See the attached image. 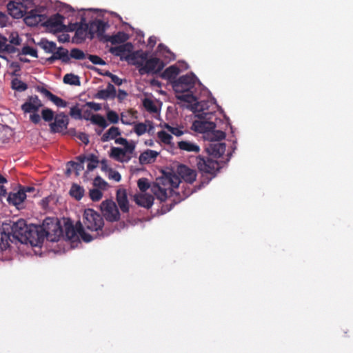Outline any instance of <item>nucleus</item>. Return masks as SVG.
I'll return each instance as SVG.
<instances>
[{
    "instance_id": "1",
    "label": "nucleus",
    "mask_w": 353,
    "mask_h": 353,
    "mask_svg": "<svg viewBox=\"0 0 353 353\" xmlns=\"http://www.w3.org/2000/svg\"><path fill=\"white\" fill-rule=\"evenodd\" d=\"M205 183L201 182L199 185L195 188L190 187L192 184L183 183L179 177L175 174H169L163 177L157 178L152 184L151 191L160 201H165L174 192V188L181 189L177 192L180 195V199L183 200L190 196L196 190H200L204 186Z\"/></svg>"
},
{
    "instance_id": "2",
    "label": "nucleus",
    "mask_w": 353,
    "mask_h": 353,
    "mask_svg": "<svg viewBox=\"0 0 353 353\" xmlns=\"http://www.w3.org/2000/svg\"><path fill=\"white\" fill-rule=\"evenodd\" d=\"M132 63L139 68L140 74H158L165 66L160 59L152 57L148 59V53L143 51H136L131 55Z\"/></svg>"
},
{
    "instance_id": "3",
    "label": "nucleus",
    "mask_w": 353,
    "mask_h": 353,
    "mask_svg": "<svg viewBox=\"0 0 353 353\" xmlns=\"http://www.w3.org/2000/svg\"><path fill=\"white\" fill-rule=\"evenodd\" d=\"M104 221L101 214L92 209H86L83 214V228L84 230L94 232V238L104 237L108 235V233L103 230Z\"/></svg>"
},
{
    "instance_id": "4",
    "label": "nucleus",
    "mask_w": 353,
    "mask_h": 353,
    "mask_svg": "<svg viewBox=\"0 0 353 353\" xmlns=\"http://www.w3.org/2000/svg\"><path fill=\"white\" fill-rule=\"evenodd\" d=\"M196 77L195 75L185 74L179 77L173 82L172 86L176 93L190 92L194 88Z\"/></svg>"
},
{
    "instance_id": "5",
    "label": "nucleus",
    "mask_w": 353,
    "mask_h": 353,
    "mask_svg": "<svg viewBox=\"0 0 353 353\" xmlns=\"http://www.w3.org/2000/svg\"><path fill=\"white\" fill-rule=\"evenodd\" d=\"M212 115L210 112H201L197 114L200 120H195L192 123V128L200 133L211 132L216 128V124L212 121H208Z\"/></svg>"
},
{
    "instance_id": "6",
    "label": "nucleus",
    "mask_w": 353,
    "mask_h": 353,
    "mask_svg": "<svg viewBox=\"0 0 353 353\" xmlns=\"http://www.w3.org/2000/svg\"><path fill=\"white\" fill-rule=\"evenodd\" d=\"M29 228L30 225H28L24 220L20 219L12 225L11 234L9 237H12L21 243H26L28 239L26 236Z\"/></svg>"
},
{
    "instance_id": "7",
    "label": "nucleus",
    "mask_w": 353,
    "mask_h": 353,
    "mask_svg": "<svg viewBox=\"0 0 353 353\" xmlns=\"http://www.w3.org/2000/svg\"><path fill=\"white\" fill-rule=\"evenodd\" d=\"M101 210L105 219L110 222L117 221L120 213L116 203L112 200L103 201L100 205Z\"/></svg>"
},
{
    "instance_id": "8",
    "label": "nucleus",
    "mask_w": 353,
    "mask_h": 353,
    "mask_svg": "<svg viewBox=\"0 0 353 353\" xmlns=\"http://www.w3.org/2000/svg\"><path fill=\"white\" fill-rule=\"evenodd\" d=\"M196 161L199 170L203 173L214 176L219 170L218 162L208 157L205 159L199 156L196 157Z\"/></svg>"
},
{
    "instance_id": "9",
    "label": "nucleus",
    "mask_w": 353,
    "mask_h": 353,
    "mask_svg": "<svg viewBox=\"0 0 353 353\" xmlns=\"http://www.w3.org/2000/svg\"><path fill=\"white\" fill-rule=\"evenodd\" d=\"M79 234L85 242H90L93 237L85 232L81 222H78L75 226L70 225L65 228V235L69 239H74Z\"/></svg>"
},
{
    "instance_id": "10",
    "label": "nucleus",
    "mask_w": 353,
    "mask_h": 353,
    "mask_svg": "<svg viewBox=\"0 0 353 353\" xmlns=\"http://www.w3.org/2000/svg\"><path fill=\"white\" fill-rule=\"evenodd\" d=\"M27 243L26 244H30L32 246H37L43 243L45 237H46V232L43 230H40L38 225H30V228L27 234Z\"/></svg>"
},
{
    "instance_id": "11",
    "label": "nucleus",
    "mask_w": 353,
    "mask_h": 353,
    "mask_svg": "<svg viewBox=\"0 0 353 353\" xmlns=\"http://www.w3.org/2000/svg\"><path fill=\"white\" fill-rule=\"evenodd\" d=\"M54 120V121L53 122H51L49 124L51 132H61L67 129L69 123V119L64 112L57 114Z\"/></svg>"
},
{
    "instance_id": "12",
    "label": "nucleus",
    "mask_w": 353,
    "mask_h": 353,
    "mask_svg": "<svg viewBox=\"0 0 353 353\" xmlns=\"http://www.w3.org/2000/svg\"><path fill=\"white\" fill-rule=\"evenodd\" d=\"M63 19L64 17L57 13L48 18L43 24L50 31L62 32L66 29V26L63 24Z\"/></svg>"
},
{
    "instance_id": "13",
    "label": "nucleus",
    "mask_w": 353,
    "mask_h": 353,
    "mask_svg": "<svg viewBox=\"0 0 353 353\" xmlns=\"http://www.w3.org/2000/svg\"><path fill=\"white\" fill-rule=\"evenodd\" d=\"M177 174L179 179H182L183 183L192 184L196 178V172L187 165H179L177 168Z\"/></svg>"
},
{
    "instance_id": "14",
    "label": "nucleus",
    "mask_w": 353,
    "mask_h": 353,
    "mask_svg": "<svg viewBox=\"0 0 353 353\" xmlns=\"http://www.w3.org/2000/svg\"><path fill=\"white\" fill-rule=\"evenodd\" d=\"M88 24L90 39L94 37V34H97L98 37H102L106 28L109 26L108 23H105L101 19H96Z\"/></svg>"
},
{
    "instance_id": "15",
    "label": "nucleus",
    "mask_w": 353,
    "mask_h": 353,
    "mask_svg": "<svg viewBox=\"0 0 353 353\" xmlns=\"http://www.w3.org/2000/svg\"><path fill=\"white\" fill-rule=\"evenodd\" d=\"M41 101L37 95H32L28 97L26 101L22 104L21 110L24 113L37 112L43 106Z\"/></svg>"
},
{
    "instance_id": "16",
    "label": "nucleus",
    "mask_w": 353,
    "mask_h": 353,
    "mask_svg": "<svg viewBox=\"0 0 353 353\" xmlns=\"http://www.w3.org/2000/svg\"><path fill=\"white\" fill-rule=\"evenodd\" d=\"M37 90L43 94L58 107L65 108L68 105V103L65 101L54 95L44 87L37 86Z\"/></svg>"
},
{
    "instance_id": "17",
    "label": "nucleus",
    "mask_w": 353,
    "mask_h": 353,
    "mask_svg": "<svg viewBox=\"0 0 353 353\" xmlns=\"http://www.w3.org/2000/svg\"><path fill=\"white\" fill-rule=\"evenodd\" d=\"M23 5L21 2L10 1L7 5L8 13L14 19H20L23 17Z\"/></svg>"
},
{
    "instance_id": "18",
    "label": "nucleus",
    "mask_w": 353,
    "mask_h": 353,
    "mask_svg": "<svg viewBox=\"0 0 353 353\" xmlns=\"http://www.w3.org/2000/svg\"><path fill=\"white\" fill-rule=\"evenodd\" d=\"M44 16L39 14L35 10H30L24 18V22L28 26L34 27L43 21Z\"/></svg>"
},
{
    "instance_id": "19",
    "label": "nucleus",
    "mask_w": 353,
    "mask_h": 353,
    "mask_svg": "<svg viewBox=\"0 0 353 353\" xmlns=\"http://www.w3.org/2000/svg\"><path fill=\"white\" fill-rule=\"evenodd\" d=\"M117 95L115 87L110 83L107 85V88L103 90H99L95 94L94 98L98 99L107 100L108 99H114Z\"/></svg>"
},
{
    "instance_id": "20",
    "label": "nucleus",
    "mask_w": 353,
    "mask_h": 353,
    "mask_svg": "<svg viewBox=\"0 0 353 353\" xmlns=\"http://www.w3.org/2000/svg\"><path fill=\"white\" fill-rule=\"evenodd\" d=\"M89 34V27L88 23H81L75 31L74 36L72 38L73 42L81 43L86 39Z\"/></svg>"
},
{
    "instance_id": "21",
    "label": "nucleus",
    "mask_w": 353,
    "mask_h": 353,
    "mask_svg": "<svg viewBox=\"0 0 353 353\" xmlns=\"http://www.w3.org/2000/svg\"><path fill=\"white\" fill-rule=\"evenodd\" d=\"M134 201L138 205L149 209L153 205L154 196L147 194H136Z\"/></svg>"
},
{
    "instance_id": "22",
    "label": "nucleus",
    "mask_w": 353,
    "mask_h": 353,
    "mask_svg": "<svg viewBox=\"0 0 353 353\" xmlns=\"http://www.w3.org/2000/svg\"><path fill=\"white\" fill-rule=\"evenodd\" d=\"M226 150V144L224 143H212L208 148L209 154L215 158L222 157Z\"/></svg>"
},
{
    "instance_id": "23",
    "label": "nucleus",
    "mask_w": 353,
    "mask_h": 353,
    "mask_svg": "<svg viewBox=\"0 0 353 353\" xmlns=\"http://www.w3.org/2000/svg\"><path fill=\"white\" fill-rule=\"evenodd\" d=\"M117 201L121 210L125 213L129 211V204L127 192L125 189H119L117 191Z\"/></svg>"
},
{
    "instance_id": "24",
    "label": "nucleus",
    "mask_w": 353,
    "mask_h": 353,
    "mask_svg": "<svg viewBox=\"0 0 353 353\" xmlns=\"http://www.w3.org/2000/svg\"><path fill=\"white\" fill-rule=\"evenodd\" d=\"M132 48L133 46L131 43H125L119 46L111 47L109 51L113 55L120 57L121 58L122 57L126 55L128 53L131 52Z\"/></svg>"
},
{
    "instance_id": "25",
    "label": "nucleus",
    "mask_w": 353,
    "mask_h": 353,
    "mask_svg": "<svg viewBox=\"0 0 353 353\" xmlns=\"http://www.w3.org/2000/svg\"><path fill=\"white\" fill-rule=\"evenodd\" d=\"M26 198V194L21 190L17 192H10L8 196V201L10 204L17 206L21 204Z\"/></svg>"
},
{
    "instance_id": "26",
    "label": "nucleus",
    "mask_w": 353,
    "mask_h": 353,
    "mask_svg": "<svg viewBox=\"0 0 353 353\" xmlns=\"http://www.w3.org/2000/svg\"><path fill=\"white\" fill-rule=\"evenodd\" d=\"M40 230H43L46 232V236L50 234L51 232L56 230L57 228V221L53 218L47 217L46 218L41 225H38Z\"/></svg>"
},
{
    "instance_id": "27",
    "label": "nucleus",
    "mask_w": 353,
    "mask_h": 353,
    "mask_svg": "<svg viewBox=\"0 0 353 353\" xmlns=\"http://www.w3.org/2000/svg\"><path fill=\"white\" fill-rule=\"evenodd\" d=\"M159 152L152 150H147L142 152L139 156V162L141 164H148L154 162Z\"/></svg>"
},
{
    "instance_id": "28",
    "label": "nucleus",
    "mask_w": 353,
    "mask_h": 353,
    "mask_svg": "<svg viewBox=\"0 0 353 353\" xmlns=\"http://www.w3.org/2000/svg\"><path fill=\"white\" fill-rule=\"evenodd\" d=\"M110 156L120 162H128L131 159L130 156L125 154L122 148L117 147H112L111 148Z\"/></svg>"
},
{
    "instance_id": "29",
    "label": "nucleus",
    "mask_w": 353,
    "mask_h": 353,
    "mask_svg": "<svg viewBox=\"0 0 353 353\" xmlns=\"http://www.w3.org/2000/svg\"><path fill=\"white\" fill-rule=\"evenodd\" d=\"M121 134V130L118 127L112 126L102 135L101 140L102 142H107L110 140L115 139Z\"/></svg>"
},
{
    "instance_id": "30",
    "label": "nucleus",
    "mask_w": 353,
    "mask_h": 353,
    "mask_svg": "<svg viewBox=\"0 0 353 353\" xmlns=\"http://www.w3.org/2000/svg\"><path fill=\"white\" fill-rule=\"evenodd\" d=\"M178 148L181 150L194 152L195 153H199L200 151V148L198 145L188 141H179Z\"/></svg>"
},
{
    "instance_id": "31",
    "label": "nucleus",
    "mask_w": 353,
    "mask_h": 353,
    "mask_svg": "<svg viewBox=\"0 0 353 353\" xmlns=\"http://www.w3.org/2000/svg\"><path fill=\"white\" fill-rule=\"evenodd\" d=\"M180 70L176 65H170L161 74V77L165 79H172L176 77Z\"/></svg>"
},
{
    "instance_id": "32",
    "label": "nucleus",
    "mask_w": 353,
    "mask_h": 353,
    "mask_svg": "<svg viewBox=\"0 0 353 353\" xmlns=\"http://www.w3.org/2000/svg\"><path fill=\"white\" fill-rule=\"evenodd\" d=\"M84 192L85 190L83 188L77 183H73L70 190V196L77 201L83 198Z\"/></svg>"
},
{
    "instance_id": "33",
    "label": "nucleus",
    "mask_w": 353,
    "mask_h": 353,
    "mask_svg": "<svg viewBox=\"0 0 353 353\" xmlns=\"http://www.w3.org/2000/svg\"><path fill=\"white\" fill-rule=\"evenodd\" d=\"M128 39V36L123 32H119L117 34L106 38V41H110L112 44L121 43Z\"/></svg>"
},
{
    "instance_id": "34",
    "label": "nucleus",
    "mask_w": 353,
    "mask_h": 353,
    "mask_svg": "<svg viewBox=\"0 0 353 353\" xmlns=\"http://www.w3.org/2000/svg\"><path fill=\"white\" fill-rule=\"evenodd\" d=\"M54 58L60 59L63 63H68L70 61L68 50L63 47L57 48V50L55 52L54 51Z\"/></svg>"
},
{
    "instance_id": "35",
    "label": "nucleus",
    "mask_w": 353,
    "mask_h": 353,
    "mask_svg": "<svg viewBox=\"0 0 353 353\" xmlns=\"http://www.w3.org/2000/svg\"><path fill=\"white\" fill-rule=\"evenodd\" d=\"M176 97L178 100L188 103H192L196 101V97L193 94L192 90L183 93H176Z\"/></svg>"
},
{
    "instance_id": "36",
    "label": "nucleus",
    "mask_w": 353,
    "mask_h": 353,
    "mask_svg": "<svg viewBox=\"0 0 353 353\" xmlns=\"http://www.w3.org/2000/svg\"><path fill=\"white\" fill-rule=\"evenodd\" d=\"M63 83L65 84H69L72 85H80L81 81L79 79V77L77 75H75L74 74L70 73L66 74L63 77Z\"/></svg>"
},
{
    "instance_id": "37",
    "label": "nucleus",
    "mask_w": 353,
    "mask_h": 353,
    "mask_svg": "<svg viewBox=\"0 0 353 353\" xmlns=\"http://www.w3.org/2000/svg\"><path fill=\"white\" fill-rule=\"evenodd\" d=\"M11 88L18 92H23L28 89V85L18 78H14L11 81Z\"/></svg>"
},
{
    "instance_id": "38",
    "label": "nucleus",
    "mask_w": 353,
    "mask_h": 353,
    "mask_svg": "<svg viewBox=\"0 0 353 353\" xmlns=\"http://www.w3.org/2000/svg\"><path fill=\"white\" fill-rule=\"evenodd\" d=\"M91 121L92 123L96 124L102 128H105L108 123L105 119L101 114H95L91 117Z\"/></svg>"
},
{
    "instance_id": "39",
    "label": "nucleus",
    "mask_w": 353,
    "mask_h": 353,
    "mask_svg": "<svg viewBox=\"0 0 353 353\" xmlns=\"http://www.w3.org/2000/svg\"><path fill=\"white\" fill-rule=\"evenodd\" d=\"M143 105L144 108L150 113L157 112V108L154 101L148 98H145L143 101Z\"/></svg>"
},
{
    "instance_id": "40",
    "label": "nucleus",
    "mask_w": 353,
    "mask_h": 353,
    "mask_svg": "<svg viewBox=\"0 0 353 353\" xmlns=\"http://www.w3.org/2000/svg\"><path fill=\"white\" fill-rule=\"evenodd\" d=\"M87 161H89L87 165V169L88 171H92L98 166V164L99 163L98 157L94 154H90V155H88Z\"/></svg>"
},
{
    "instance_id": "41",
    "label": "nucleus",
    "mask_w": 353,
    "mask_h": 353,
    "mask_svg": "<svg viewBox=\"0 0 353 353\" xmlns=\"http://www.w3.org/2000/svg\"><path fill=\"white\" fill-rule=\"evenodd\" d=\"M68 165L69 168L67 169V174L71 172V170H74L76 171V174L79 175V172L82 171L84 169L83 165H81V163H77L74 161H69L68 163Z\"/></svg>"
},
{
    "instance_id": "42",
    "label": "nucleus",
    "mask_w": 353,
    "mask_h": 353,
    "mask_svg": "<svg viewBox=\"0 0 353 353\" xmlns=\"http://www.w3.org/2000/svg\"><path fill=\"white\" fill-rule=\"evenodd\" d=\"M41 117L46 122H52V120L54 119V112L50 108H44L41 111Z\"/></svg>"
},
{
    "instance_id": "43",
    "label": "nucleus",
    "mask_w": 353,
    "mask_h": 353,
    "mask_svg": "<svg viewBox=\"0 0 353 353\" xmlns=\"http://www.w3.org/2000/svg\"><path fill=\"white\" fill-rule=\"evenodd\" d=\"M157 137L159 140L165 144H170L172 137L169 133L166 132L164 130H161L158 132Z\"/></svg>"
},
{
    "instance_id": "44",
    "label": "nucleus",
    "mask_w": 353,
    "mask_h": 353,
    "mask_svg": "<svg viewBox=\"0 0 353 353\" xmlns=\"http://www.w3.org/2000/svg\"><path fill=\"white\" fill-rule=\"evenodd\" d=\"M21 53L24 55H30L34 58L38 57L37 50L29 46H23L21 49Z\"/></svg>"
},
{
    "instance_id": "45",
    "label": "nucleus",
    "mask_w": 353,
    "mask_h": 353,
    "mask_svg": "<svg viewBox=\"0 0 353 353\" xmlns=\"http://www.w3.org/2000/svg\"><path fill=\"white\" fill-rule=\"evenodd\" d=\"M70 57L77 60H83L85 58V54L81 50L73 48L70 51Z\"/></svg>"
},
{
    "instance_id": "46",
    "label": "nucleus",
    "mask_w": 353,
    "mask_h": 353,
    "mask_svg": "<svg viewBox=\"0 0 353 353\" xmlns=\"http://www.w3.org/2000/svg\"><path fill=\"white\" fill-rule=\"evenodd\" d=\"M137 185L142 192H145L149 188H152V185L150 186L148 180L146 178L139 179L137 181Z\"/></svg>"
},
{
    "instance_id": "47",
    "label": "nucleus",
    "mask_w": 353,
    "mask_h": 353,
    "mask_svg": "<svg viewBox=\"0 0 353 353\" xmlns=\"http://www.w3.org/2000/svg\"><path fill=\"white\" fill-rule=\"evenodd\" d=\"M93 185L94 186L103 190H105L108 186V183L99 176H97L94 178Z\"/></svg>"
},
{
    "instance_id": "48",
    "label": "nucleus",
    "mask_w": 353,
    "mask_h": 353,
    "mask_svg": "<svg viewBox=\"0 0 353 353\" xmlns=\"http://www.w3.org/2000/svg\"><path fill=\"white\" fill-rule=\"evenodd\" d=\"M89 194H90V199L93 201H98L103 196V194H102L101 191L97 188L90 190Z\"/></svg>"
},
{
    "instance_id": "49",
    "label": "nucleus",
    "mask_w": 353,
    "mask_h": 353,
    "mask_svg": "<svg viewBox=\"0 0 353 353\" xmlns=\"http://www.w3.org/2000/svg\"><path fill=\"white\" fill-rule=\"evenodd\" d=\"M134 131L138 136H141L146 132L147 125L143 123H138L134 125Z\"/></svg>"
},
{
    "instance_id": "50",
    "label": "nucleus",
    "mask_w": 353,
    "mask_h": 353,
    "mask_svg": "<svg viewBox=\"0 0 353 353\" xmlns=\"http://www.w3.org/2000/svg\"><path fill=\"white\" fill-rule=\"evenodd\" d=\"M107 119L111 123H117L119 120L118 114L113 110L108 112Z\"/></svg>"
},
{
    "instance_id": "51",
    "label": "nucleus",
    "mask_w": 353,
    "mask_h": 353,
    "mask_svg": "<svg viewBox=\"0 0 353 353\" xmlns=\"http://www.w3.org/2000/svg\"><path fill=\"white\" fill-rule=\"evenodd\" d=\"M70 114L74 119H82L81 110L79 109L77 106H73L70 108Z\"/></svg>"
},
{
    "instance_id": "52",
    "label": "nucleus",
    "mask_w": 353,
    "mask_h": 353,
    "mask_svg": "<svg viewBox=\"0 0 353 353\" xmlns=\"http://www.w3.org/2000/svg\"><path fill=\"white\" fill-rule=\"evenodd\" d=\"M9 40L11 44L15 46H19L21 43V39L17 32H12L9 37Z\"/></svg>"
},
{
    "instance_id": "53",
    "label": "nucleus",
    "mask_w": 353,
    "mask_h": 353,
    "mask_svg": "<svg viewBox=\"0 0 353 353\" xmlns=\"http://www.w3.org/2000/svg\"><path fill=\"white\" fill-rule=\"evenodd\" d=\"M88 58L93 64L101 65L105 64V62L97 55L90 54Z\"/></svg>"
},
{
    "instance_id": "54",
    "label": "nucleus",
    "mask_w": 353,
    "mask_h": 353,
    "mask_svg": "<svg viewBox=\"0 0 353 353\" xmlns=\"http://www.w3.org/2000/svg\"><path fill=\"white\" fill-rule=\"evenodd\" d=\"M43 48L47 52H54V51L57 49L56 43L52 41H46V43L43 45Z\"/></svg>"
},
{
    "instance_id": "55",
    "label": "nucleus",
    "mask_w": 353,
    "mask_h": 353,
    "mask_svg": "<svg viewBox=\"0 0 353 353\" xmlns=\"http://www.w3.org/2000/svg\"><path fill=\"white\" fill-rule=\"evenodd\" d=\"M108 178L110 179H112L117 182H119L121 179V176L119 172L110 168L109 173H108Z\"/></svg>"
},
{
    "instance_id": "56",
    "label": "nucleus",
    "mask_w": 353,
    "mask_h": 353,
    "mask_svg": "<svg viewBox=\"0 0 353 353\" xmlns=\"http://www.w3.org/2000/svg\"><path fill=\"white\" fill-rule=\"evenodd\" d=\"M123 146L124 148H122V150H123V152L125 155L132 154L134 152L135 145L133 143H129L128 141V143L125 144Z\"/></svg>"
},
{
    "instance_id": "57",
    "label": "nucleus",
    "mask_w": 353,
    "mask_h": 353,
    "mask_svg": "<svg viewBox=\"0 0 353 353\" xmlns=\"http://www.w3.org/2000/svg\"><path fill=\"white\" fill-rule=\"evenodd\" d=\"M212 132L213 137H212V139H215L216 141L224 139L225 137V133L221 130H211Z\"/></svg>"
},
{
    "instance_id": "58",
    "label": "nucleus",
    "mask_w": 353,
    "mask_h": 353,
    "mask_svg": "<svg viewBox=\"0 0 353 353\" xmlns=\"http://www.w3.org/2000/svg\"><path fill=\"white\" fill-rule=\"evenodd\" d=\"M166 129L172 134L179 137L183 134V132L178 128L172 127L169 125H165Z\"/></svg>"
},
{
    "instance_id": "59",
    "label": "nucleus",
    "mask_w": 353,
    "mask_h": 353,
    "mask_svg": "<svg viewBox=\"0 0 353 353\" xmlns=\"http://www.w3.org/2000/svg\"><path fill=\"white\" fill-rule=\"evenodd\" d=\"M9 23V17L8 16L2 12H0V27H6Z\"/></svg>"
},
{
    "instance_id": "60",
    "label": "nucleus",
    "mask_w": 353,
    "mask_h": 353,
    "mask_svg": "<svg viewBox=\"0 0 353 353\" xmlns=\"http://www.w3.org/2000/svg\"><path fill=\"white\" fill-rule=\"evenodd\" d=\"M84 106H87L94 111H99L101 109V104L94 101L86 102Z\"/></svg>"
},
{
    "instance_id": "61",
    "label": "nucleus",
    "mask_w": 353,
    "mask_h": 353,
    "mask_svg": "<svg viewBox=\"0 0 353 353\" xmlns=\"http://www.w3.org/2000/svg\"><path fill=\"white\" fill-rule=\"evenodd\" d=\"M77 137L85 145L89 143V137L86 133L79 132L77 135Z\"/></svg>"
},
{
    "instance_id": "62",
    "label": "nucleus",
    "mask_w": 353,
    "mask_h": 353,
    "mask_svg": "<svg viewBox=\"0 0 353 353\" xmlns=\"http://www.w3.org/2000/svg\"><path fill=\"white\" fill-rule=\"evenodd\" d=\"M128 94L127 92L123 90H119L118 94L116 95V97H117L118 100L119 101H122L125 99Z\"/></svg>"
},
{
    "instance_id": "63",
    "label": "nucleus",
    "mask_w": 353,
    "mask_h": 353,
    "mask_svg": "<svg viewBox=\"0 0 353 353\" xmlns=\"http://www.w3.org/2000/svg\"><path fill=\"white\" fill-rule=\"evenodd\" d=\"M30 120L34 124H37L41 121V117L37 113H34L30 116Z\"/></svg>"
},
{
    "instance_id": "64",
    "label": "nucleus",
    "mask_w": 353,
    "mask_h": 353,
    "mask_svg": "<svg viewBox=\"0 0 353 353\" xmlns=\"http://www.w3.org/2000/svg\"><path fill=\"white\" fill-rule=\"evenodd\" d=\"M17 51V48L10 45V44H6L5 48L3 50V52H6L8 53H14Z\"/></svg>"
}]
</instances>
